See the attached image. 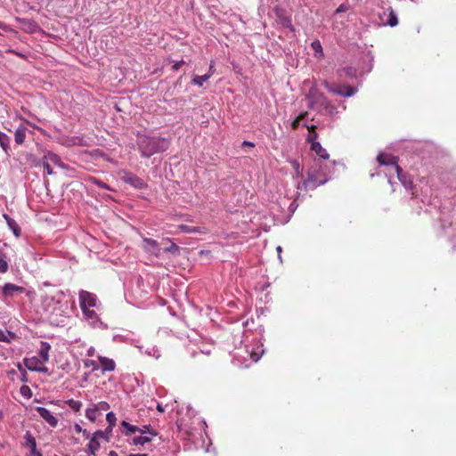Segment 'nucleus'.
<instances>
[{
	"mask_svg": "<svg viewBox=\"0 0 456 456\" xmlns=\"http://www.w3.org/2000/svg\"><path fill=\"white\" fill-rule=\"evenodd\" d=\"M309 130L312 131V138H315L317 136V134L314 132V128L315 126H308L307 125H305Z\"/></svg>",
	"mask_w": 456,
	"mask_h": 456,
	"instance_id": "50",
	"label": "nucleus"
},
{
	"mask_svg": "<svg viewBox=\"0 0 456 456\" xmlns=\"http://www.w3.org/2000/svg\"><path fill=\"white\" fill-rule=\"evenodd\" d=\"M321 113L330 117H334L338 113V110L329 102L327 106L323 109V111Z\"/></svg>",
	"mask_w": 456,
	"mask_h": 456,
	"instance_id": "29",
	"label": "nucleus"
},
{
	"mask_svg": "<svg viewBox=\"0 0 456 456\" xmlns=\"http://www.w3.org/2000/svg\"><path fill=\"white\" fill-rule=\"evenodd\" d=\"M164 250L166 252H171L173 254H177L178 255L179 251H180V248H179V247L175 243L170 241L169 246L166 247L164 248Z\"/></svg>",
	"mask_w": 456,
	"mask_h": 456,
	"instance_id": "36",
	"label": "nucleus"
},
{
	"mask_svg": "<svg viewBox=\"0 0 456 456\" xmlns=\"http://www.w3.org/2000/svg\"><path fill=\"white\" fill-rule=\"evenodd\" d=\"M137 147L143 158H150L152 155L163 152L169 146L168 141L160 136H149L143 134H137Z\"/></svg>",
	"mask_w": 456,
	"mask_h": 456,
	"instance_id": "1",
	"label": "nucleus"
},
{
	"mask_svg": "<svg viewBox=\"0 0 456 456\" xmlns=\"http://www.w3.org/2000/svg\"><path fill=\"white\" fill-rule=\"evenodd\" d=\"M282 24H283V25H286V26H289V20L288 19H286V18H285V19L283 20Z\"/></svg>",
	"mask_w": 456,
	"mask_h": 456,
	"instance_id": "58",
	"label": "nucleus"
},
{
	"mask_svg": "<svg viewBox=\"0 0 456 456\" xmlns=\"http://www.w3.org/2000/svg\"><path fill=\"white\" fill-rule=\"evenodd\" d=\"M311 47L314 50V55L317 58L323 57L324 54H323L322 46V44H321V42L319 40L313 41L312 44H311Z\"/></svg>",
	"mask_w": 456,
	"mask_h": 456,
	"instance_id": "25",
	"label": "nucleus"
},
{
	"mask_svg": "<svg viewBox=\"0 0 456 456\" xmlns=\"http://www.w3.org/2000/svg\"><path fill=\"white\" fill-rule=\"evenodd\" d=\"M151 441V437H142V434L140 436H134L129 444L133 445H144Z\"/></svg>",
	"mask_w": 456,
	"mask_h": 456,
	"instance_id": "23",
	"label": "nucleus"
},
{
	"mask_svg": "<svg viewBox=\"0 0 456 456\" xmlns=\"http://www.w3.org/2000/svg\"><path fill=\"white\" fill-rule=\"evenodd\" d=\"M307 175V179L298 183V190L307 188L314 189L317 186L324 184L329 180L319 161L314 162V165L308 170Z\"/></svg>",
	"mask_w": 456,
	"mask_h": 456,
	"instance_id": "2",
	"label": "nucleus"
},
{
	"mask_svg": "<svg viewBox=\"0 0 456 456\" xmlns=\"http://www.w3.org/2000/svg\"><path fill=\"white\" fill-rule=\"evenodd\" d=\"M27 128L23 126H20L14 133V140L17 144H22L26 138Z\"/></svg>",
	"mask_w": 456,
	"mask_h": 456,
	"instance_id": "19",
	"label": "nucleus"
},
{
	"mask_svg": "<svg viewBox=\"0 0 456 456\" xmlns=\"http://www.w3.org/2000/svg\"><path fill=\"white\" fill-rule=\"evenodd\" d=\"M142 247L148 253L153 254L157 256L160 255V248L159 247V243L157 240L153 239L143 238Z\"/></svg>",
	"mask_w": 456,
	"mask_h": 456,
	"instance_id": "11",
	"label": "nucleus"
},
{
	"mask_svg": "<svg viewBox=\"0 0 456 456\" xmlns=\"http://www.w3.org/2000/svg\"><path fill=\"white\" fill-rule=\"evenodd\" d=\"M312 151H314L321 159H328L329 153L327 151L322 147L321 143L318 142H313L311 146Z\"/></svg>",
	"mask_w": 456,
	"mask_h": 456,
	"instance_id": "18",
	"label": "nucleus"
},
{
	"mask_svg": "<svg viewBox=\"0 0 456 456\" xmlns=\"http://www.w3.org/2000/svg\"><path fill=\"white\" fill-rule=\"evenodd\" d=\"M25 289L13 283H5L2 292L5 297H13L16 294L24 292Z\"/></svg>",
	"mask_w": 456,
	"mask_h": 456,
	"instance_id": "12",
	"label": "nucleus"
},
{
	"mask_svg": "<svg viewBox=\"0 0 456 456\" xmlns=\"http://www.w3.org/2000/svg\"><path fill=\"white\" fill-rule=\"evenodd\" d=\"M212 75L213 72H208L202 76H194V77L191 80V84L198 86H202L203 84L212 77Z\"/></svg>",
	"mask_w": 456,
	"mask_h": 456,
	"instance_id": "21",
	"label": "nucleus"
},
{
	"mask_svg": "<svg viewBox=\"0 0 456 456\" xmlns=\"http://www.w3.org/2000/svg\"><path fill=\"white\" fill-rule=\"evenodd\" d=\"M119 178L126 183L131 185L132 187L135 189L142 190L146 187V183L144 181L137 176L136 175L126 171V170H120L118 172Z\"/></svg>",
	"mask_w": 456,
	"mask_h": 456,
	"instance_id": "6",
	"label": "nucleus"
},
{
	"mask_svg": "<svg viewBox=\"0 0 456 456\" xmlns=\"http://www.w3.org/2000/svg\"><path fill=\"white\" fill-rule=\"evenodd\" d=\"M109 456H118V453L115 451H110L109 452Z\"/></svg>",
	"mask_w": 456,
	"mask_h": 456,
	"instance_id": "57",
	"label": "nucleus"
},
{
	"mask_svg": "<svg viewBox=\"0 0 456 456\" xmlns=\"http://www.w3.org/2000/svg\"><path fill=\"white\" fill-rule=\"evenodd\" d=\"M45 158H47L48 161L61 167H64V165L62 164V162L61 161L60 158L54 154V153H49Z\"/></svg>",
	"mask_w": 456,
	"mask_h": 456,
	"instance_id": "33",
	"label": "nucleus"
},
{
	"mask_svg": "<svg viewBox=\"0 0 456 456\" xmlns=\"http://www.w3.org/2000/svg\"><path fill=\"white\" fill-rule=\"evenodd\" d=\"M36 411L50 427L55 428L58 425V419L46 408L38 406Z\"/></svg>",
	"mask_w": 456,
	"mask_h": 456,
	"instance_id": "9",
	"label": "nucleus"
},
{
	"mask_svg": "<svg viewBox=\"0 0 456 456\" xmlns=\"http://www.w3.org/2000/svg\"><path fill=\"white\" fill-rule=\"evenodd\" d=\"M120 425H121V433L126 436H129L136 432H139V430H140L139 427H137L135 425H132L126 420H123Z\"/></svg>",
	"mask_w": 456,
	"mask_h": 456,
	"instance_id": "15",
	"label": "nucleus"
},
{
	"mask_svg": "<svg viewBox=\"0 0 456 456\" xmlns=\"http://www.w3.org/2000/svg\"><path fill=\"white\" fill-rule=\"evenodd\" d=\"M183 61H182L175 62V63L173 65L172 69H173L174 70H177V69H180V67L182 66V64H183Z\"/></svg>",
	"mask_w": 456,
	"mask_h": 456,
	"instance_id": "51",
	"label": "nucleus"
},
{
	"mask_svg": "<svg viewBox=\"0 0 456 456\" xmlns=\"http://www.w3.org/2000/svg\"><path fill=\"white\" fill-rule=\"evenodd\" d=\"M96 434L97 435H102V433L101 431H98Z\"/></svg>",
	"mask_w": 456,
	"mask_h": 456,
	"instance_id": "61",
	"label": "nucleus"
},
{
	"mask_svg": "<svg viewBox=\"0 0 456 456\" xmlns=\"http://www.w3.org/2000/svg\"><path fill=\"white\" fill-rule=\"evenodd\" d=\"M37 372H44V373H47L48 372V369L46 367H44V366H39L37 370Z\"/></svg>",
	"mask_w": 456,
	"mask_h": 456,
	"instance_id": "52",
	"label": "nucleus"
},
{
	"mask_svg": "<svg viewBox=\"0 0 456 456\" xmlns=\"http://www.w3.org/2000/svg\"><path fill=\"white\" fill-rule=\"evenodd\" d=\"M106 420L109 423V427L107 429L111 430L112 427L115 425L116 420H117V418H116V415L114 414V412H112V411L108 412L106 415Z\"/></svg>",
	"mask_w": 456,
	"mask_h": 456,
	"instance_id": "34",
	"label": "nucleus"
},
{
	"mask_svg": "<svg viewBox=\"0 0 456 456\" xmlns=\"http://www.w3.org/2000/svg\"><path fill=\"white\" fill-rule=\"evenodd\" d=\"M3 216L5 219L9 229L12 231L14 236L19 238L20 236V228L16 221L11 218L7 214H4Z\"/></svg>",
	"mask_w": 456,
	"mask_h": 456,
	"instance_id": "16",
	"label": "nucleus"
},
{
	"mask_svg": "<svg viewBox=\"0 0 456 456\" xmlns=\"http://www.w3.org/2000/svg\"><path fill=\"white\" fill-rule=\"evenodd\" d=\"M96 409L99 411H108L110 409V404L107 402H100L97 404H94Z\"/></svg>",
	"mask_w": 456,
	"mask_h": 456,
	"instance_id": "42",
	"label": "nucleus"
},
{
	"mask_svg": "<svg viewBox=\"0 0 456 456\" xmlns=\"http://www.w3.org/2000/svg\"><path fill=\"white\" fill-rule=\"evenodd\" d=\"M26 445L30 449L31 453H35L37 450V442L33 436L27 432L25 435Z\"/></svg>",
	"mask_w": 456,
	"mask_h": 456,
	"instance_id": "22",
	"label": "nucleus"
},
{
	"mask_svg": "<svg viewBox=\"0 0 456 456\" xmlns=\"http://www.w3.org/2000/svg\"><path fill=\"white\" fill-rule=\"evenodd\" d=\"M94 183L101 187V188H104V189H107V190H110V188L106 184L104 183L102 181H99V180H94Z\"/></svg>",
	"mask_w": 456,
	"mask_h": 456,
	"instance_id": "47",
	"label": "nucleus"
},
{
	"mask_svg": "<svg viewBox=\"0 0 456 456\" xmlns=\"http://www.w3.org/2000/svg\"><path fill=\"white\" fill-rule=\"evenodd\" d=\"M97 412H98V410L96 409V407L94 405L93 408H88L86 409V417L91 420V421H95V419H97Z\"/></svg>",
	"mask_w": 456,
	"mask_h": 456,
	"instance_id": "30",
	"label": "nucleus"
},
{
	"mask_svg": "<svg viewBox=\"0 0 456 456\" xmlns=\"http://www.w3.org/2000/svg\"><path fill=\"white\" fill-rule=\"evenodd\" d=\"M142 437H151V436H149V435H142ZM152 437H153V436H151V438H152Z\"/></svg>",
	"mask_w": 456,
	"mask_h": 456,
	"instance_id": "60",
	"label": "nucleus"
},
{
	"mask_svg": "<svg viewBox=\"0 0 456 456\" xmlns=\"http://www.w3.org/2000/svg\"><path fill=\"white\" fill-rule=\"evenodd\" d=\"M66 403L76 412L79 411L82 407V403L74 399H69Z\"/></svg>",
	"mask_w": 456,
	"mask_h": 456,
	"instance_id": "31",
	"label": "nucleus"
},
{
	"mask_svg": "<svg viewBox=\"0 0 456 456\" xmlns=\"http://www.w3.org/2000/svg\"><path fill=\"white\" fill-rule=\"evenodd\" d=\"M145 354L150 356H153L156 359H159L160 357V353L155 346H151V347L148 348L145 351Z\"/></svg>",
	"mask_w": 456,
	"mask_h": 456,
	"instance_id": "38",
	"label": "nucleus"
},
{
	"mask_svg": "<svg viewBox=\"0 0 456 456\" xmlns=\"http://www.w3.org/2000/svg\"><path fill=\"white\" fill-rule=\"evenodd\" d=\"M377 160L380 166L390 167L388 182L391 183V175L395 173L401 178V167L398 166V158L387 153H379Z\"/></svg>",
	"mask_w": 456,
	"mask_h": 456,
	"instance_id": "3",
	"label": "nucleus"
},
{
	"mask_svg": "<svg viewBox=\"0 0 456 456\" xmlns=\"http://www.w3.org/2000/svg\"><path fill=\"white\" fill-rule=\"evenodd\" d=\"M307 116V112H303L301 113L291 124V126L293 129H297L299 125H300V121L305 119Z\"/></svg>",
	"mask_w": 456,
	"mask_h": 456,
	"instance_id": "37",
	"label": "nucleus"
},
{
	"mask_svg": "<svg viewBox=\"0 0 456 456\" xmlns=\"http://www.w3.org/2000/svg\"><path fill=\"white\" fill-rule=\"evenodd\" d=\"M98 360L103 372L112 371L115 370L116 363L112 359L99 355Z\"/></svg>",
	"mask_w": 456,
	"mask_h": 456,
	"instance_id": "13",
	"label": "nucleus"
},
{
	"mask_svg": "<svg viewBox=\"0 0 456 456\" xmlns=\"http://www.w3.org/2000/svg\"><path fill=\"white\" fill-rule=\"evenodd\" d=\"M157 410L159 411V412H164L165 411V408L162 406V404L160 403H158L157 405Z\"/></svg>",
	"mask_w": 456,
	"mask_h": 456,
	"instance_id": "54",
	"label": "nucleus"
},
{
	"mask_svg": "<svg viewBox=\"0 0 456 456\" xmlns=\"http://www.w3.org/2000/svg\"><path fill=\"white\" fill-rule=\"evenodd\" d=\"M0 28L5 32L12 31V29L4 22L0 21Z\"/></svg>",
	"mask_w": 456,
	"mask_h": 456,
	"instance_id": "48",
	"label": "nucleus"
},
{
	"mask_svg": "<svg viewBox=\"0 0 456 456\" xmlns=\"http://www.w3.org/2000/svg\"><path fill=\"white\" fill-rule=\"evenodd\" d=\"M8 263L7 261L3 258L2 256H0V273H4L8 271Z\"/></svg>",
	"mask_w": 456,
	"mask_h": 456,
	"instance_id": "41",
	"label": "nucleus"
},
{
	"mask_svg": "<svg viewBox=\"0 0 456 456\" xmlns=\"http://www.w3.org/2000/svg\"><path fill=\"white\" fill-rule=\"evenodd\" d=\"M324 86L329 92L343 97L353 96L357 92V89L348 86L331 85L328 82H324Z\"/></svg>",
	"mask_w": 456,
	"mask_h": 456,
	"instance_id": "8",
	"label": "nucleus"
},
{
	"mask_svg": "<svg viewBox=\"0 0 456 456\" xmlns=\"http://www.w3.org/2000/svg\"><path fill=\"white\" fill-rule=\"evenodd\" d=\"M390 27H395L398 24V19L394 11H390L388 13V18L386 22Z\"/></svg>",
	"mask_w": 456,
	"mask_h": 456,
	"instance_id": "32",
	"label": "nucleus"
},
{
	"mask_svg": "<svg viewBox=\"0 0 456 456\" xmlns=\"http://www.w3.org/2000/svg\"><path fill=\"white\" fill-rule=\"evenodd\" d=\"M87 448L91 454H95V452L100 449V443L95 437H93L88 443Z\"/></svg>",
	"mask_w": 456,
	"mask_h": 456,
	"instance_id": "27",
	"label": "nucleus"
},
{
	"mask_svg": "<svg viewBox=\"0 0 456 456\" xmlns=\"http://www.w3.org/2000/svg\"><path fill=\"white\" fill-rule=\"evenodd\" d=\"M11 138L4 133L0 132V146L6 154H9Z\"/></svg>",
	"mask_w": 456,
	"mask_h": 456,
	"instance_id": "20",
	"label": "nucleus"
},
{
	"mask_svg": "<svg viewBox=\"0 0 456 456\" xmlns=\"http://www.w3.org/2000/svg\"><path fill=\"white\" fill-rule=\"evenodd\" d=\"M276 250H277V252H278V257H279L280 261H281V262H282L281 256V251H282L281 247V246H278V247L276 248Z\"/></svg>",
	"mask_w": 456,
	"mask_h": 456,
	"instance_id": "53",
	"label": "nucleus"
},
{
	"mask_svg": "<svg viewBox=\"0 0 456 456\" xmlns=\"http://www.w3.org/2000/svg\"><path fill=\"white\" fill-rule=\"evenodd\" d=\"M94 354H95V349H94V347L90 346V347L87 349L86 355H87V356H89V357H93Z\"/></svg>",
	"mask_w": 456,
	"mask_h": 456,
	"instance_id": "49",
	"label": "nucleus"
},
{
	"mask_svg": "<svg viewBox=\"0 0 456 456\" xmlns=\"http://www.w3.org/2000/svg\"><path fill=\"white\" fill-rule=\"evenodd\" d=\"M263 352H264V350H261V354H258L256 352H254L253 350H251V351L247 350V354L250 356L251 362H256L260 359Z\"/></svg>",
	"mask_w": 456,
	"mask_h": 456,
	"instance_id": "39",
	"label": "nucleus"
},
{
	"mask_svg": "<svg viewBox=\"0 0 456 456\" xmlns=\"http://www.w3.org/2000/svg\"><path fill=\"white\" fill-rule=\"evenodd\" d=\"M45 362H41L40 358L37 357H31V358H25L24 359V364L25 366L32 371H37V368L44 364Z\"/></svg>",
	"mask_w": 456,
	"mask_h": 456,
	"instance_id": "17",
	"label": "nucleus"
},
{
	"mask_svg": "<svg viewBox=\"0 0 456 456\" xmlns=\"http://www.w3.org/2000/svg\"><path fill=\"white\" fill-rule=\"evenodd\" d=\"M84 365L86 367V368H92L93 370H96L99 369V363L94 360H85L84 361Z\"/></svg>",
	"mask_w": 456,
	"mask_h": 456,
	"instance_id": "40",
	"label": "nucleus"
},
{
	"mask_svg": "<svg viewBox=\"0 0 456 456\" xmlns=\"http://www.w3.org/2000/svg\"><path fill=\"white\" fill-rule=\"evenodd\" d=\"M20 393L24 396H27V397H30L31 396V392H30V389H29V387L28 386H22L21 388H20Z\"/></svg>",
	"mask_w": 456,
	"mask_h": 456,
	"instance_id": "44",
	"label": "nucleus"
},
{
	"mask_svg": "<svg viewBox=\"0 0 456 456\" xmlns=\"http://www.w3.org/2000/svg\"><path fill=\"white\" fill-rule=\"evenodd\" d=\"M16 338H17V336L15 333L9 331V330L4 331L0 329V341L1 342L10 343L12 341V339H14Z\"/></svg>",
	"mask_w": 456,
	"mask_h": 456,
	"instance_id": "24",
	"label": "nucleus"
},
{
	"mask_svg": "<svg viewBox=\"0 0 456 456\" xmlns=\"http://www.w3.org/2000/svg\"><path fill=\"white\" fill-rule=\"evenodd\" d=\"M79 305L81 310L95 308L96 310L100 309V303L98 302L97 297L86 290H81L79 292Z\"/></svg>",
	"mask_w": 456,
	"mask_h": 456,
	"instance_id": "5",
	"label": "nucleus"
},
{
	"mask_svg": "<svg viewBox=\"0 0 456 456\" xmlns=\"http://www.w3.org/2000/svg\"><path fill=\"white\" fill-rule=\"evenodd\" d=\"M324 86L329 92L343 97L353 96L357 92V89L348 86L331 85L328 82H324Z\"/></svg>",
	"mask_w": 456,
	"mask_h": 456,
	"instance_id": "7",
	"label": "nucleus"
},
{
	"mask_svg": "<svg viewBox=\"0 0 456 456\" xmlns=\"http://www.w3.org/2000/svg\"><path fill=\"white\" fill-rule=\"evenodd\" d=\"M139 433L142 435H149L151 436H156L158 433L155 429H153L151 425H144L142 428H139Z\"/></svg>",
	"mask_w": 456,
	"mask_h": 456,
	"instance_id": "28",
	"label": "nucleus"
},
{
	"mask_svg": "<svg viewBox=\"0 0 456 456\" xmlns=\"http://www.w3.org/2000/svg\"><path fill=\"white\" fill-rule=\"evenodd\" d=\"M349 8H350V6H349V4H340V5L337 8V10H336L335 13H336V14H338V13L345 12L348 11V10H349Z\"/></svg>",
	"mask_w": 456,
	"mask_h": 456,
	"instance_id": "43",
	"label": "nucleus"
},
{
	"mask_svg": "<svg viewBox=\"0 0 456 456\" xmlns=\"http://www.w3.org/2000/svg\"><path fill=\"white\" fill-rule=\"evenodd\" d=\"M243 145H247V146H250V147H254V143L248 142V141H244Z\"/></svg>",
	"mask_w": 456,
	"mask_h": 456,
	"instance_id": "55",
	"label": "nucleus"
},
{
	"mask_svg": "<svg viewBox=\"0 0 456 456\" xmlns=\"http://www.w3.org/2000/svg\"><path fill=\"white\" fill-rule=\"evenodd\" d=\"M214 70H215V69H214V64H213V62H211V63H210V66H209V70H208V72H213V73H214Z\"/></svg>",
	"mask_w": 456,
	"mask_h": 456,
	"instance_id": "56",
	"label": "nucleus"
},
{
	"mask_svg": "<svg viewBox=\"0 0 456 456\" xmlns=\"http://www.w3.org/2000/svg\"><path fill=\"white\" fill-rule=\"evenodd\" d=\"M306 99L308 101V107L320 113L323 111V109L329 102L328 99L322 94L314 89L309 91Z\"/></svg>",
	"mask_w": 456,
	"mask_h": 456,
	"instance_id": "4",
	"label": "nucleus"
},
{
	"mask_svg": "<svg viewBox=\"0 0 456 456\" xmlns=\"http://www.w3.org/2000/svg\"><path fill=\"white\" fill-rule=\"evenodd\" d=\"M339 77H354L356 76V70L355 69L352 67H346L344 69H341L338 71Z\"/></svg>",
	"mask_w": 456,
	"mask_h": 456,
	"instance_id": "26",
	"label": "nucleus"
},
{
	"mask_svg": "<svg viewBox=\"0 0 456 456\" xmlns=\"http://www.w3.org/2000/svg\"><path fill=\"white\" fill-rule=\"evenodd\" d=\"M290 164H291L293 169L295 170V173H296L297 176V177L302 176L303 175V173H302L303 170H302V168L300 167L299 162L297 161V160H291Z\"/></svg>",
	"mask_w": 456,
	"mask_h": 456,
	"instance_id": "35",
	"label": "nucleus"
},
{
	"mask_svg": "<svg viewBox=\"0 0 456 456\" xmlns=\"http://www.w3.org/2000/svg\"><path fill=\"white\" fill-rule=\"evenodd\" d=\"M75 429H76V431H77V432H80V431H81V427H80L79 425H77H77L75 426Z\"/></svg>",
	"mask_w": 456,
	"mask_h": 456,
	"instance_id": "59",
	"label": "nucleus"
},
{
	"mask_svg": "<svg viewBox=\"0 0 456 456\" xmlns=\"http://www.w3.org/2000/svg\"><path fill=\"white\" fill-rule=\"evenodd\" d=\"M43 166H44L45 169L46 170L47 175H53V168L51 167L48 161L44 162Z\"/></svg>",
	"mask_w": 456,
	"mask_h": 456,
	"instance_id": "46",
	"label": "nucleus"
},
{
	"mask_svg": "<svg viewBox=\"0 0 456 456\" xmlns=\"http://www.w3.org/2000/svg\"><path fill=\"white\" fill-rule=\"evenodd\" d=\"M398 179L405 186V188H408L407 176H406V175L403 174L402 169H401V178L398 177Z\"/></svg>",
	"mask_w": 456,
	"mask_h": 456,
	"instance_id": "45",
	"label": "nucleus"
},
{
	"mask_svg": "<svg viewBox=\"0 0 456 456\" xmlns=\"http://www.w3.org/2000/svg\"><path fill=\"white\" fill-rule=\"evenodd\" d=\"M85 319L89 322V324L94 327H101L102 322H101L97 310L95 308L85 309L82 310Z\"/></svg>",
	"mask_w": 456,
	"mask_h": 456,
	"instance_id": "10",
	"label": "nucleus"
},
{
	"mask_svg": "<svg viewBox=\"0 0 456 456\" xmlns=\"http://www.w3.org/2000/svg\"><path fill=\"white\" fill-rule=\"evenodd\" d=\"M51 350V345L46 341L40 342V347L38 350V354L41 359V362H47L49 361V351Z\"/></svg>",
	"mask_w": 456,
	"mask_h": 456,
	"instance_id": "14",
	"label": "nucleus"
}]
</instances>
